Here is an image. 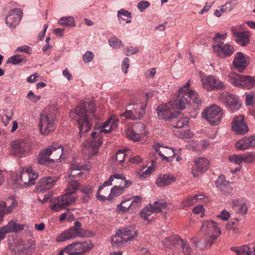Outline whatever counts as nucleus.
Masks as SVG:
<instances>
[{"mask_svg":"<svg viewBox=\"0 0 255 255\" xmlns=\"http://www.w3.org/2000/svg\"><path fill=\"white\" fill-rule=\"evenodd\" d=\"M96 109L94 102H84L80 103L69 113L70 117L77 122L81 136L91 129V122L97 120L95 114Z\"/></svg>","mask_w":255,"mask_h":255,"instance_id":"f257e3e1","label":"nucleus"},{"mask_svg":"<svg viewBox=\"0 0 255 255\" xmlns=\"http://www.w3.org/2000/svg\"><path fill=\"white\" fill-rule=\"evenodd\" d=\"M79 185L77 180L69 181L65 194L55 199L54 204L50 207L51 209L54 212H58L74 203L76 199V193Z\"/></svg>","mask_w":255,"mask_h":255,"instance_id":"f03ea898","label":"nucleus"},{"mask_svg":"<svg viewBox=\"0 0 255 255\" xmlns=\"http://www.w3.org/2000/svg\"><path fill=\"white\" fill-rule=\"evenodd\" d=\"M190 84V80H188L185 85L179 89L177 98L174 102L176 108L183 110L187 105L201 103L202 100L199 96L194 91L189 90Z\"/></svg>","mask_w":255,"mask_h":255,"instance_id":"7ed1b4c3","label":"nucleus"},{"mask_svg":"<svg viewBox=\"0 0 255 255\" xmlns=\"http://www.w3.org/2000/svg\"><path fill=\"white\" fill-rule=\"evenodd\" d=\"M63 151L61 145L56 143H53L39 151L37 158V162L39 164L45 165L54 163L61 158Z\"/></svg>","mask_w":255,"mask_h":255,"instance_id":"20e7f679","label":"nucleus"},{"mask_svg":"<svg viewBox=\"0 0 255 255\" xmlns=\"http://www.w3.org/2000/svg\"><path fill=\"white\" fill-rule=\"evenodd\" d=\"M162 244L165 248L174 247L173 255H190L191 250L187 242L177 236L165 238Z\"/></svg>","mask_w":255,"mask_h":255,"instance_id":"39448f33","label":"nucleus"},{"mask_svg":"<svg viewBox=\"0 0 255 255\" xmlns=\"http://www.w3.org/2000/svg\"><path fill=\"white\" fill-rule=\"evenodd\" d=\"M138 231L131 226L121 228L111 239L114 246L121 247L123 243L134 240L138 235Z\"/></svg>","mask_w":255,"mask_h":255,"instance_id":"423d86ee","label":"nucleus"},{"mask_svg":"<svg viewBox=\"0 0 255 255\" xmlns=\"http://www.w3.org/2000/svg\"><path fill=\"white\" fill-rule=\"evenodd\" d=\"M93 247L94 244L91 242L75 241L64 248L58 255H84Z\"/></svg>","mask_w":255,"mask_h":255,"instance_id":"0eeeda50","label":"nucleus"},{"mask_svg":"<svg viewBox=\"0 0 255 255\" xmlns=\"http://www.w3.org/2000/svg\"><path fill=\"white\" fill-rule=\"evenodd\" d=\"M228 78L231 84L238 87L250 89L255 85V77L232 73Z\"/></svg>","mask_w":255,"mask_h":255,"instance_id":"6e6552de","label":"nucleus"},{"mask_svg":"<svg viewBox=\"0 0 255 255\" xmlns=\"http://www.w3.org/2000/svg\"><path fill=\"white\" fill-rule=\"evenodd\" d=\"M39 129L43 135H48L56 128L55 117L50 113L43 111L40 115Z\"/></svg>","mask_w":255,"mask_h":255,"instance_id":"1a4fd4ad","label":"nucleus"},{"mask_svg":"<svg viewBox=\"0 0 255 255\" xmlns=\"http://www.w3.org/2000/svg\"><path fill=\"white\" fill-rule=\"evenodd\" d=\"M81 226L82 224L80 222L75 221L73 227L62 232L56 237V242H62L76 237H84L85 233L82 230Z\"/></svg>","mask_w":255,"mask_h":255,"instance_id":"9d476101","label":"nucleus"},{"mask_svg":"<svg viewBox=\"0 0 255 255\" xmlns=\"http://www.w3.org/2000/svg\"><path fill=\"white\" fill-rule=\"evenodd\" d=\"M222 115V110L216 105L207 108L202 113V118L212 126L218 125L221 123Z\"/></svg>","mask_w":255,"mask_h":255,"instance_id":"9b49d317","label":"nucleus"},{"mask_svg":"<svg viewBox=\"0 0 255 255\" xmlns=\"http://www.w3.org/2000/svg\"><path fill=\"white\" fill-rule=\"evenodd\" d=\"M31 149L30 143L22 139L13 141L11 142V153L19 158L25 156Z\"/></svg>","mask_w":255,"mask_h":255,"instance_id":"f8f14e48","label":"nucleus"},{"mask_svg":"<svg viewBox=\"0 0 255 255\" xmlns=\"http://www.w3.org/2000/svg\"><path fill=\"white\" fill-rule=\"evenodd\" d=\"M144 131V125L141 122H138L128 126L126 129V134L129 139L136 141L139 140Z\"/></svg>","mask_w":255,"mask_h":255,"instance_id":"ddd939ff","label":"nucleus"},{"mask_svg":"<svg viewBox=\"0 0 255 255\" xmlns=\"http://www.w3.org/2000/svg\"><path fill=\"white\" fill-rule=\"evenodd\" d=\"M214 52L220 58L230 57L235 52L234 47L223 42H217L212 46Z\"/></svg>","mask_w":255,"mask_h":255,"instance_id":"4468645a","label":"nucleus"},{"mask_svg":"<svg viewBox=\"0 0 255 255\" xmlns=\"http://www.w3.org/2000/svg\"><path fill=\"white\" fill-rule=\"evenodd\" d=\"M201 230L206 235L211 234V238L216 240L221 234V230L217 224L213 220H208L203 222L201 227Z\"/></svg>","mask_w":255,"mask_h":255,"instance_id":"2eb2a0df","label":"nucleus"},{"mask_svg":"<svg viewBox=\"0 0 255 255\" xmlns=\"http://www.w3.org/2000/svg\"><path fill=\"white\" fill-rule=\"evenodd\" d=\"M38 173L33 171L31 167L23 168L20 172L19 179L21 185H31L35 183V180L38 177Z\"/></svg>","mask_w":255,"mask_h":255,"instance_id":"dca6fc26","label":"nucleus"},{"mask_svg":"<svg viewBox=\"0 0 255 255\" xmlns=\"http://www.w3.org/2000/svg\"><path fill=\"white\" fill-rule=\"evenodd\" d=\"M146 106L143 104H136L132 110H126L125 113L121 114V117L127 119L137 120L141 119L145 114Z\"/></svg>","mask_w":255,"mask_h":255,"instance_id":"f3484780","label":"nucleus"},{"mask_svg":"<svg viewBox=\"0 0 255 255\" xmlns=\"http://www.w3.org/2000/svg\"><path fill=\"white\" fill-rule=\"evenodd\" d=\"M22 16L20 8H13L9 10L5 18L6 25L10 28H15L19 23Z\"/></svg>","mask_w":255,"mask_h":255,"instance_id":"a211bd4d","label":"nucleus"},{"mask_svg":"<svg viewBox=\"0 0 255 255\" xmlns=\"http://www.w3.org/2000/svg\"><path fill=\"white\" fill-rule=\"evenodd\" d=\"M232 130L238 134H245L249 131L247 124L245 121L244 117L240 115L234 118L232 124Z\"/></svg>","mask_w":255,"mask_h":255,"instance_id":"6ab92c4d","label":"nucleus"},{"mask_svg":"<svg viewBox=\"0 0 255 255\" xmlns=\"http://www.w3.org/2000/svg\"><path fill=\"white\" fill-rule=\"evenodd\" d=\"M58 178L54 176H46L41 178L36 186V191L39 193H44L55 184Z\"/></svg>","mask_w":255,"mask_h":255,"instance_id":"aec40b11","label":"nucleus"},{"mask_svg":"<svg viewBox=\"0 0 255 255\" xmlns=\"http://www.w3.org/2000/svg\"><path fill=\"white\" fill-rule=\"evenodd\" d=\"M221 98L232 112L238 110L241 107L238 98L235 95L227 93L225 95H222Z\"/></svg>","mask_w":255,"mask_h":255,"instance_id":"412c9836","label":"nucleus"},{"mask_svg":"<svg viewBox=\"0 0 255 255\" xmlns=\"http://www.w3.org/2000/svg\"><path fill=\"white\" fill-rule=\"evenodd\" d=\"M173 108V106L170 102L158 106L157 108V117L158 119L171 120L174 116L171 112V109Z\"/></svg>","mask_w":255,"mask_h":255,"instance_id":"4be33fe9","label":"nucleus"},{"mask_svg":"<svg viewBox=\"0 0 255 255\" xmlns=\"http://www.w3.org/2000/svg\"><path fill=\"white\" fill-rule=\"evenodd\" d=\"M16 205V201L12 198L8 199L6 202L0 201V222L2 220L3 215L12 212Z\"/></svg>","mask_w":255,"mask_h":255,"instance_id":"5701e85b","label":"nucleus"},{"mask_svg":"<svg viewBox=\"0 0 255 255\" xmlns=\"http://www.w3.org/2000/svg\"><path fill=\"white\" fill-rule=\"evenodd\" d=\"M230 250L236 253L237 255H255V242L250 244L249 246L233 247Z\"/></svg>","mask_w":255,"mask_h":255,"instance_id":"b1692460","label":"nucleus"},{"mask_svg":"<svg viewBox=\"0 0 255 255\" xmlns=\"http://www.w3.org/2000/svg\"><path fill=\"white\" fill-rule=\"evenodd\" d=\"M194 163L196 168L192 169V173L195 177L198 176V172H203L206 171L209 164L208 160L203 157L195 159Z\"/></svg>","mask_w":255,"mask_h":255,"instance_id":"393cba45","label":"nucleus"},{"mask_svg":"<svg viewBox=\"0 0 255 255\" xmlns=\"http://www.w3.org/2000/svg\"><path fill=\"white\" fill-rule=\"evenodd\" d=\"M231 30L237 43L245 46L249 43V33L248 31H238L235 27H232Z\"/></svg>","mask_w":255,"mask_h":255,"instance_id":"a878e982","label":"nucleus"},{"mask_svg":"<svg viewBox=\"0 0 255 255\" xmlns=\"http://www.w3.org/2000/svg\"><path fill=\"white\" fill-rule=\"evenodd\" d=\"M233 65L234 68L240 72L243 71L246 68L248 63L242 52H239L236 54Z\"/></svg>","mask_w":255,"mask_h":255,"instance_id":"bb28decb","label":"nucleus"},{"mask_svg":"<svg viewBox=\"0 0 255 255\" xmlns=\"http://www.w3.org/2000/svg\"><path fill=\"white\" fill-rule=\"evenodd\" d=\"M236 146L240 150L254 147H255V137L254 136H245L239 140L236 143Z\"/></svg>","mask_w":255,"mask_h":255,"instance_id":"cd10ccee","label":"nucleus"},{"mask_svg":"<svg viewBox=\"0 0 255 255\" xmlns=\"http://www.w3.org/2000/svg\"><path fill=\"white\" fill-rule=\"evenodd\" d=\"M155 149L158 154L162 158V160H166L169 162L171 159L175 157L176 154V150L174 148L162 147L160 149L157 147H155Z\"/></svg>","mask_w":255,"mask_h":255,"instance_id":"c85d7f7f","label":"nucleus"},{"mask_svg":"<svg viewBox=\"0 0 255 255\" xmlns=\"http://www.w3.org/2000/svg\"><path fill=\"white\" fill-rule=\"evenodd\" d=\"M176 180V177L172 174H161L157 177L155 184L159 187L168 186Z\"/></svg>","mask_w":255,"mask_h":255,"instance_id":"c756f323","label":"nucleus"},{"mask_svg":"<svg viewBox=\"0 0 255 255\" xmlns=\"http://www.w3.org/2000/svg\"><path fill=\"white\" fill-rule=\"evenodd\" d=\"M114 179H121L124 180H125V177L124 176L123 174H120L118 173H116L111 175L109 180L105 181L102 186H100L99 187L98 190L97 192V198L98 200L100 201H105L106 199L105 196L100 195V192L104 188V187L111 185L112 184V182L114 180Z\"/></svg>","mask_w":255,"mask_h":255,"instance_id":"7c9ffc66","label":"nucleus"},{"mask_svg":"<svg viewBox=\"0 0 255 255\" xmlns=\"http://www.w3.org/2000/svg\"><path fill=\"white\" fill-rule=\"evenodd\" d=\"M118 120L115 118L111 117L107 121L103 123L102 127L99 129L100 133L104 132L109 133L110 131L118 127Z\"/></svg>","mask_w":255,"mask_h":255,"instance_id":"2f4dec72","label":"nucleus"},{"mask_svg":"<svg viewBox=\"0 0 255 255\" xmlns=\"http://www.w3.org/2000/svg\"><path fill=\"white\" fill-rule=\"evenodd\" d=\"M215 183L217 188L224 194L229 193L232 190L229 182L226 180L225 176L223 175L219 177Z\"/></svg>","mask_w":255,"mask_h":255,"instance_id":"473e14b6","label":"nucleus"},{"mask_svg":"<svg viewBox=\"0 0 255 255\" xmlns=\"http://www.w3.org/2000/svg\"><path fill=\"white\" fill-rule=\"evenodd\" d=\"M25 227L24 224L17 223L14 221L11 220L7 225L2 227L6 234L11 232H18L22 231Z\"/></svg>","mask_w":255,"mask_h":255,"instance_id":"72a5a7b5","label":"nucleus"},{"mask_svg":"<svg viewBox=\"0 0 255 255\" xmlns=\"http://www.w3.org/2000/svg\"><path fill=\"white\" fill-rule=\"evenodd\" d=\"M80 192L82 193L81 199L83 203H87L93 197V188L91 185L82 187L80 189Z\"/></svg>","mask_w":255,"mask_h":255,"instance_id":"f704fd0d","label":"nucleus"},{"mask_svg":"<svg viewBox=\"0 0 255 255\" xmlns=\"http://www.w3.org/2000/svg\"><path fill=\"white\" fill-rule=\"evenodd\" d=\"M204 198V195L202 193H197L194 195L189 196L185 199L182 203L184 207H189L193 206L195 204L199 203Z\"/></svg>","mask_w":255,"mask_h":255,"instance_id":"c9c22d12","label":"nucleus"},{"mask_svg":"<svg viewBox=\"0 0 255 255\" xmlns=\"http://www.w3.org/2000/svg\"><path fill=\"white\" fill-rule=\"evenodd\" d=\"M34 247L32 244H19L15 247V250L19 255H31Z\"/></svg>","mask_w":255,"mask_h":255,"instance_id":"e433bc0d","label":"nucleus"},{"mask_svg":"<svg viewBox=\"0 0 255 255\" xmlns=\"http://www.w3.org/2000/svg\"><path fill=\"white\" fill-rule=\"evenodd\" d=\"M171 125L177 128H181L184 126H188L189 125L188 119L186 118H176L173 116L171 120Z\"/></svg>","mask_w":255,"mask_h":255,"instance_id":"4c0bfd02","label":"nucleus"},{"mask_svg":"<svg viewBox=\"0 0 255 255\" xmlns=\"http://www.w3.org/2000/svg\"><path fill=\"white\" fill-rule=\"evenodd\" d=\"M125 187L122 186H114L111 190V192L107 199L108 200H112L114 198L117 197L124 192Z\"/></svg>","mask_w":255,"mask_h":255,"instance_id":"58836bf2","label":"nucleus"},{"mask_svg":"<svg viewBox=\"0 0 255 255\" xmlns=\"http://www.w3.org/2000/svg\"><path fill=\"white\" fill-rule=\"evenodd\" d=\"M154 213L152 208V204H149L148 205L145 207L139 213L140 217L144 221H147L149 223L150 221L148 219V216L151 215Z\"/></svg>","mask_w":255,"mask_h":255,"instance_id":"ea45409f","label":"nucleus"},{"mask_svg":"<svg viewBox=\"0 0 255 255\" xmlns=\"http://www.w3.org/2000/svg\"><path fill=\"white\" fill-rule=\"evenodd\" d=\"M239 220L234 219L227 223L226 228L227 230L232 231L234 234H239L240 232V228L238 226Z\"/></svg>","mask_w":255,"mask_h":255,"instance_id":"a19ab883","label":"nucleus"},{"mask_svg":"<svg viewBox=\"0 0 255 255\" xmlns=\"http://www.w3.org/2000/svg\"><path fill=\"white\" fill-rule=\"evenodd\" d=\"M174 132L176 136L182 139L192 138L194 135L190 129H180L174 130Z\"/></svg>","mask_w":255,"mask_h":255,"instance_id":"79ce46f5","label":"nucleus"},{"mask_svg":"<svg viewBox=\"0 0 255 255\" xmlns=\"http://www.w3.org/2000/svg\"><path fill=\"white\" fill-rule=\"evenodd\" d=\"M26 62V59L19 54L9 57L7 61V63H11L12 65H19L21 63H25Z\"/></svg>","mask_w":255,"mask_h":255,"instance_id":"37998d69","label":"nucleus"},{"mask_svg":"<svg viewBox=\"0 0 255 255\" xmlns=\"http://www.w3.org/2000/svg\"><path fill=\"white\" fill-rule=\"evenodd\" d=\"M130 199H125L118 204L116 208V211L118 213H124L127 211L131 206L129 202Z\"/></svg>","mask_w":255,"mask_h":255,"instance_id":"c03bdc74","label":"nucleus"},{"mask_svg":"<svg viewBox=\"0 0 255 255\" xmlns=\"http://www.w3.org/2000/svg\"><path fill=\"white\" fill-rule=\"evenodd\" d=\"M203 88L207 91H212V82H213V76L209 75L203 78L201 80Z\"/></svg>","mask_w":255,"mask_h":255,"instance_id":"a18cd8bd","label":"nucleus"},{"mask_svg":"<svg viewBox=\"0 0 255 255\" xmlns=\"http://www.w3.org/2000/svg\"><path fill=\"white\" fill-rule=\"evenodd\" d=\"M167 207V204L164 201H155L152 204V208L154 213H158L165 209Z\"/></svg>","mask_w":255,"mask_h":255,"instance_id":"49530a36","label":"nucleus"},{"mask_svg":"<svg viewBox=\"0 0 255 255\" xmlns=\"http://www.w3.org/2000/svg\"><path fill=\"white\" fill-rule=\"evenodd\" d=\"M58 24L63 26H75V20L72 16L62 17L58 21Z\"/></svg>","mask_w":255,"mask_h":255,"instance_id":"de8ad7c7","label":"nucleus"},{"mask_svg":"<svg viewBox=\"0 0 255 255\" xmlns=\"http://www.w3.org/2000/svg\"><path fill=\"white\" fill-rule=\"evenodd\" d=\"M83 166L80 165L79 163H72L70 165V169L71 170L70 174H69V177H71L73 178H76L77 176H81L83 173L80 172L77 174H73V172L75 171H80L82 169Z\"/></svg>","mask_w":255,"mask_h":255,"instance_id":"09e8293b","label":"nucleus"},{"mask_svg":"<svg viewBox=\"0 0 255 255\" xmlns=\"http://www.w3.org/2000/svg\"><path fill=\"white\" fill-rule=\"evenodd\" d=\"M126 156L125 150H119L114 156V160L117 163L122 164L124 161Z\"/></svg>","mask_w":255,"mask_h":255,"instance_id":"8fccbe9b","label":"nucleus"},{"mask_svg":"<svg viewBox=\"0 0 255 255\" xmlns=\"http://www.w3.org/2000/svg\"><path fill=\"white\" fill-rule=\"evenodd\" d=\"M212 91L215 90H221L225 89L226 86L224 82L213 76V82H212Z\"/></svg>","mask_w":255,"mask_h":255,"instance_id":"3c124183","label":"nucleus"},{"mask_svg":"<svg viewBox=\"0 0 255 255\" xmlns=\"http://www.w3.org/2000/svg\"><path fill=\"white\" fill-rule=\"evenodd\" d=\"M233 203L234 204V207H236V211L237 213L241 214L242 215L247 214L248 211V207L246 203H243L241 204L236 205L235 201H233Z\"/></svg>","mask_w":255,"mask_h":255,"instance_id":"603ef678","label":"nucleus"},{"mask_svg":"<svg viewBox=\"0 0 255 255\" xmlns=\"http://www.w3.org/2000/svg\"><path fill=\"white\" fill-rule=\"evenodd\" d=\"M109 45L113 48H120L124 46L122 41L117 37H112L109 40Z\"/></svg>","mask_w":255,"mask_h":255,"instance_id":"864d4df0","label":"nucleus"},{"mask_svg":"<svg viewBox=\"0 0 255 255\" xmlns=\"http://www.w3.org/2000/svg\"><path fill=\"white\" fill-rule=\"evenodd\" d=\"M215 240H213L211 238V235L209 236V239L207 241H206L203 245H201V240H200L197 242H193V244L196 247H199V248H204L207 246L210 247L212 246V245L213 244L214 241Z\"/></svg>","mask_w":255,"mask_h":255,"instance_id":"5fc2aeb1","label":"nucleus"},{"mask_svg":"<svg viewBox=\"0 0 255 255\" xmlns=\"http://www.w3.org/2000/svg\"><path fill=\"white\" fill-rule=\"evenodd\" d=\"M229 160L235 164L240 165L243 162L242 154H233L229 157Z\"/></svg>","mask_w":255,"mask_h":255,"instance_id":"6e6d98bb","label":"nucleus"},{"mask_svg":"<svg viewBox=\"0 0 255 255\" xmlns=\"http://www.w3.org/2000/svg\"><path fill=\"white\" fill-rule=\"evenodd\" d=\"M243 162L246 163H252L255 161V152H247L242 154Z\"/></svg>","mask_w":255,"mask_h":255,"instance_id":"4d7b16f0","label":"nucleus"},{"mask_svg":"<svg viewBox=\"0 0 255 255\" xmlns=\"http://www.w3.org/2000/svg\"><path fill=\"white\" fill-rule=\"evenodd\" d=\"M128 199H130V200H132L130 204L131 207H135L138 206V204L140 203L142 201L141 197L139 196H132L131 197L128 198Z\"/></svg>","mask_w":255,"mask_h":255,"instance_id":"13d9d810","label":"nucleus"},{"mask_svg":"<svg viewBox=\"0 0 255 255\" xmlns=\"http://www.w3.org/2000/svg\"><path fill=\"white\" fill-rule=\"evenodd\" d=\"M217 218L221 219L223 221H227L231 217V214L229 212L226 210H222L221 213L216 216Z\"/></svg>","mask_w":255,"mask_h":255,"instance_id":"bf43d9fd","label":"nucleus"},{"mask_svg":"<svg viewBox=\"0 0 255 255\" xmlns=\"http://www.w3.org/2000/svg\"><path fill=\"white\" fill-rule=\"evenodd\" d=\"M149 5L150 3L148 1L141 0L137 3V7L140 12H142Z\"/></svg>","mask_w":255,"mask_h":255,"instance_id":"052dcab7","label":"nucleus"},{"mask_svg":"<svg viewBox=\"0 0 255 255\" xmlns=\"http://www.w3.org/2000/svg\"><path fill=\"white\" fill-rule=\"evenodd\" d=\"M229 11V7L225 5V4L220 6V10L216 9L214 10V15L218 17H220L223 13L225 12L226 11Z\"/></svg>","mask_w":255,"mask_h":255,"instance_id":"680f3d73","label":"nucleus"},{"mask_svg":"<svg viewBox=\"0 0 255 255\" xmlns=\"http://www.w3.org/2000/svg\"><path fill=\"white\" fill-rule=\"evenodd\" d=\"M255 100V95L254 92H251L249 94L246 95V102L247 105H252Z\"/></svg>","mask_w":255,"mask_h":255,"instance_id":"e2e57ef3","label":"nucleus"},{"mask_svg":"<svg viewBox=\"0 0 255 255\" xmlns=\"http://www.w3.org/2000/svg\"><path fill=\"white\" fill-rule=\"evenodd\" d=\"M240 0H227L225 3V5L228 6L229 5V11H231L233 9L235 6L239 3Z\"/></svg>","mask_w":255,"mask_h":255,"instance_id":"0e129e2a","label":"nucleus"},{"mask_svg":"<svg viewBox=\"0 0 255 255\" xmlns=\"http://www.w3.org/2000/svg\"><path fill=\"white\" fill-rule=\"evenodd\" d=\"M15 52H25L28 54H30L32 52L31 48L27 45H23L22 46L18 47L16 48Z\"/></svg>","mask_w":255,"mask_h":255,"instance_id":"69168bd1","label":"nucleus"},{"mask_svg":"<svg viewBox=\"0 0 255 255\" xmlns=\"http://www.w3.org/2000/svg\"><path fill=\"white\" fill-rule=\"evenodd\" d=\"M94 54L91 51H87L83 55V60L86 63L91 62L94 58Z\"/></svg>","mask_w":255,"mask_h":255,"instance_id":"338daca9","label":"nucleus"},{"mask_svg":"<svg viewBox=\"0 0 255 255\" xmlns=\"http://www.w3.org/2000/svg\"><path fill=\"white\" fill-rule=\"evenodd\" d=\"M27 98L30 101L36 103L40 99L41 97L40 96L35 95L33 92L31 91L27 94Z\"/></svg>","mask_w":255,"mask_h":255,"instance_id":"774afa93","label":"nucleus"}]
</instances>
